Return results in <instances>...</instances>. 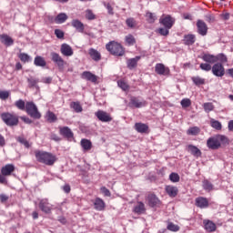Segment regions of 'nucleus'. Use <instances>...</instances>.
<instances>
[{
  "label": "nucleus",
  "mask_w": 233,
  "mask_h": 233,
  "mask_svg": "<svg viewBox=\"0 0 233 233\" xmlns=\"http://www.w3.org/2000/svg\"><path fill=\"white\" fill-rule=\"evenodd\" d=\"M20 119L26 125H32V119L28 118V116H21Z\"/></svg>",
  "instance_id": "69168bd1"
},
{
  "label": "nucleus",
  "mask_w": 233,
  "mask_h": 233,
  "mask_svg": "<svg viewBox=\"0 0 233 233\" xmlns=\"http://www.w3.org/2000/svg\"><path fill=\"white\" fill-rule=\"evenodd\" d=\"M135 130L139 132V134H145L148 131V126L147 124H143L141 122L135 124Z\"/></svg>",
  "instance_id": "bb28decb"
},
{
  "label": "nucleus",
  "mask_w": 233,
  "mask_h": 233,
  "mask_svg": "<svg viewBox=\"0 0 233 233\" xmlns=\"http://www.w3.org/2000/svg\"><path fill=\"white\" fill-rule=\"evenodd\" d=\"M199 66L204 72H210L212 70V66L208 63H201Z\"/></svg>",
  "instance_id": "603ef678"
},
{
  "label": "nucleus",
  "mask_w": 233,
  "mask_h": 233,
  "mask_svg": "<svg viewBox=\"0 0 233 233\" xmlns=\"http://www.w3.org/2000/svg\"><path fill=\"white\" fill-rule=\"evenodd\" d=\"M60 52L65 57H72V56H74V49H72V46L68 44H62Z\"/></svg>",
  "instance_id": "1a4fd4ad"
},
{
  "label": "nucleus",
  "mask_w": 233,
  "mask_h": 233,
  "mask_svg": "<svg viewBox=\"0 0 233 233\" xmlns=\"http://www.w3.org/2000/svg\"><path fill=\"white\" fill-rule=\"evenodd\" d=\"M203 108H204L205 112H207L208 114V112H212V110H214V104H212L210 102L204 103Z\"/></svg>",
  "instance_id": "de8ad7c7"
},
{
  "label": "nucleus",
  "mask_w": 233,
  "mask_h": 233,
  "mask_svg": "<svg viewBox=\"0 0 233 233\" xmlns=\"http://www.w3.org/2000/svg\"><path fill=\"white\" fill-rule=\"evenodd\" d=\"M27 83H28L29 86L34 87V86H37L39 80H37L34 77H30V78H27Z\"/></svg>",
  "instance_id": "6e6d98bb"
},
{
  "label": "nucleus",
  "mask_w": 233,
  "mask_h": 233,
  "mask_svg": "<svg viewBox=\"0 0 233 233\" xmlns=\"http://www.w3.org/2000/svg\"><path fill=\"white\" fill-rule=\"evenodd\" d=\"M210 126L212 127V128H215L216 130H221L222 128L221 122L214 120V118L210 120Z\"/></svg>",
  "instance_id": "79ce46f5"
},
{
  "label": "nucleus",
  "mask_w": 233,
  "mask_h": 233,
  "mask_svg": "<svg viewBox=\"0 0 233 233\" xmlns=\"http://www.w3.org/2000/svg\"><path fill=\"white\" fill-rule=\"evenodd\" d=\"M0 41L5 46H12L14 45V39L8 35H0Z\"/></svg>",
  "instance_id": "6ab92c4d"
},
{
  "label": "nucleus",
  "mask_w": 233,
  "mask_h": 233,
  "mask_svg": "<svg viewBox=\"0 0 233 233\" xmlns=\"http://www.w3.org/2000/svg\"><path fill=\"white\" fill-rule=\"evenodd\" d=\"M66 19H68V15L65 13H60L55 18V22L56 23V25H63V23H65Z\"/></svg>",
  "instance_id": "7c9ffc66"
},
{
  "label": "nucleus",
  "mask_w": 233,
  "mask_h": 233,
  "mask_svg": "<svg viewBox=\"0 0 233 233\" xmlns=\"http://www.w3.org/2000/svg\"><path fill=\"white\" fill-rule=\"evenodd\" d=\"M197 28L200 35H206L208 32V26H207V24L203 20H198Z\"/></svg>",
  "instance_id": "f8f14e48"
},
{
  "label": "nucleus",
  "mask_w": 233,
  "mask_h": 233,
  "mask_svg": "<svg viewBox=\"0 0 233 233\" xmlns=\"http://www.w3.org/2000/svg\"><path fill=\"white\" fill-rule=\"evenodd\" d=\"M0 201H1V203H6V201H8V196H6L5 194H1L0 195Z\"/></svg>",
  "instance_id": "338daca9"
},
{
  "label": "nucleus",
  "mask_w": 233,
  "mask_h": 233,
  "mask_svg": "<svg viewBox=\"0 0 233 233\" xmlns=\"http://www.w3.org/2000/svg\"><path fill=\"white\" fill-rule=\"evenodd\" d=\"M217 139L219 145H228V138L224 135H218Z\"/></svg>",
  "instance_id": "a19ab883"
},
{
  "label": "nucleus",
  "mask_w": 233,
  "mask_h": 233,
  "mask_svg": "<svg viewBox=\"0 0 233 233\" xmlns=\"http://www.w3.org/2000/svg\"><path fill=\"white\" fill-rule=\"evenodd\" d=\"M18 57L20 59V61H22V63H30V61H32V56H30L26 53H20L18 55Z\"/></svg>",
  "instance_id": "e433bc0d"
},
{
  "label": "nucleus",
  "mask_w": 233,
  "mask_h": 233,
  "mask_svg": "<svg viewBox=\"0 0 233 233\" xmlns=\"http://www.w3.org/2000/svg\"><path fill=\"white\" fill-rule=\"evenodd\" d=\"M201 59H203L205 63H208L209 65H214V63H217L216 56L210 54H204Z\"/></svg>",
  "instance_id": "cd10ccee"
},
{
  "label": "nucleus",
  "mask_w": 233,
  "mask_h": 233,
  "mask_svg": "<svg viewBox=\"0 0 233 233\" xmlns=\"http://www.w3.org/2000/svg\"><path fill=\"white\" fill-rule=\"evenodd\" d=\"M215 57L217 58V62L220 61V63H227L228 61L227 56L224 54H218V56H215Z\"/></svg>",
  "instance_id": "bf43d9fd"
},
{
  "label": "nucleus",
  "mask_w": 233,
  "mask_h": 233,
  "mask_svg": "<svg viewBox=\"0 0 233 233\" xmlns=\"http://www.w3.org/2000/svg\"><path fill=\"white\" fill-rule=\"evenodd\" d=\"M184 43L185 45H187V46L194 45L196 43V35H185Z\"/></svg>",
  "instance_id": "72a5a7b5"
},
{
  "label": "nucleus",
  "mask_w": 233,
  "mask_h": 233,
  "mask_svg": "<svg viewBox=\"0 0 233 233\" xmlns=\"http://www.w3.org/2000/svg\"><path fill=\"white\" fill-rule=\"evenodd\" d=\"M15 106H16V108H18V110H25V108H26V104L25 103V100H23V99H19V100L15 101Z\"/></svg>",
  "instance_id": "ea45409f"
},
{
  "label": "nucleus",
  "mask_w": 233,
  "mask_h": 233,
  "mask_svg": "<svg viewBox=\"0 0 233 233\" xmlns=\"http://www.w3.org/2000/svg\"><path fill=\"white\" fill-rule=\"evenodd\" d=\"M17 142L21 143V145H24V147H25V148H30V143L25 137H19L17 138Z\"/></svg>",
  "instance_id": "3c124183"
},
{
  "label": "nucleus",
  "mask_w": 233,
  "mask_h": 233,
  "mask_svg": "<svg viewBox=\"0 0 233 233\" xmlns=\"http://www.w3.org/2000/svg\"><path fill=\"white\" fill-rule=\"evenodd\" d=\"M160 23L161 25H163V26H165V28H167V30H170V28L174 26V18H172V16L167 15L164 18H161Z\"/></svg>",
  "instance_id": "ddd939ff"
},
{
  "label": "nucleus",
  "mask_w": 233,
  "mask_h": 233,
  "mask_svg": "<svg viewBox=\"0 0 233 233\" xmlns=\"http://www.w3.org/2000/svg\"><path fill=\"white\" fill-rule=\"evenodd\" d=\"M25 112L30 117H33V119H41V113L34 102L25 103Z\"/></svg>",
  "instance_id": "20e7f679"
},
{
  "label": "nucleus",
  "mask_w": 233,
  "mask_h": 233,
  "mask_svg": "<svg viewBox=\"0 0 233 233\" xmlns=\"http://www.w3.org/2000/svg\"><path fill=\"white\" fill-rule=\"evenodd\" d=\"M35 156L36 160L39 163H43L44 165H47L48 167L54 166L56 161H57V157L52 153H48L46 151H35Z\"/></svg>",
  "instance_id": "f257e3e1"
},
{
  "label": "nucleus",
  "mask_w": 233,
  "mask_h": 233,
  "mask_svg": "<svg viewBox=\"0 0 233 233\" xmlns=\"http://www.w3.org/2000/svg\"><path fill=\"white\" fill-rule=\"evenodd\" d=\"M180 105L182 108H188L192 105V101H190V98H184L181 100Z\"/></svg>",
  "instance_id": "8fccbe9b"
},
{
  "label": "nucleus",
  "mask_w": 233,
  "mask_h": 233,
  "mask_svg": "<svg viewBox=\"0 0 233 233\" xmlns=\"http://www.w3.org/2000/svg\"><path fill=\"white\" fill-rule=\"evenodd\" d=\"M34 65H35V66L45 67V66H46V61L45 60V58L43 56H38L35 57Z\"/></svg>",
  "instance_id": "2f4dec72"
},
{
  "label": "nucleus",
  "mask_w": 233,
  "mask_h": 233,
  "mask_svg": "<svg viewBox=\"0 0 233 233\" xmlns=\"http://www.w3.org/2000/svg\"><path fill=\"white\" fill-rule=\"evenodd\" d=\"M82 79L91 81V83H97V76L92 74L90 71H84L82 73Z\"/></svg>",
  "instance_id": "2eb2a0df"
},
{
  "label": "nucleus",
  "mask_w": 233,
  "mask_h": 233,
  "mask_svg": "<svg viewBox=\"0 0 233 233\" xmlns=\"http://www.w3.org/2000/svg\"><path fill=\"white\" fill-rule=\"evenodd\" d=\"M204 227L208 232H216V224L210 220H204Z\"/></svg>",
  "instance_id": "c85d7f7f"
},
{
  "label": "nucleus",
  "mask_w": 233,
  "mask_h": 233,
  "mask_svg": "<svg viewBox=\"0 0 233 233\" xmlns=\"http://www.w3.org/2000/svg\"><path fill=\"white\" fill-rule=\"evenodd\" d=\"M140 59H141V56H139L134 58L127 59V68H129V70H134V68L137 66V63L139 62Z\"/></svg>",
  "instance_id": "aec40b11"
},
{
  "label": "nucleus",
  "mask_w": 233,
  "mask_h": 233,
  "mask_svg": "<svg viewBox=\"0 0 233 233\" xmlns=\"http://www.w3.org/2000/svg\"><path fill=\"white\" fill-rule=\"evenodd\" d=\"M187 152H189V154H192V156H194L195 157H201V150L194 145L187 146Z\"/></svg>",
  "instance_id": "412c9836"
},
{
  "label": "nucleus",
  "mask_w": 233,
  "mask_h": 233,
  "mask_svg": "<svg viewBox=\"0 0 233 233\" xmlns=\"http://www.w3.org/2000/svg\"><path fill=\"white\" fill-rule=\"evenodd\" d=\"M196 205L198 208H208V199L199 197L196 198Z\"/></svg>",
  "instance_id": "a211bd4d"
},
{
  "label": "nucleus",
  "mask_w": 233,
  "mask_h": 233,
  "mask_svg": "<svg viewBox=\"0 0 233 233\" xmlns=\"http://www.w3.org/2000/svg\"><path fill=\"white\" fill-rule=\"evenodd\" d=\"M147 201H148L149 207H152V208L159 207V205H161V201L156 195H149L147 197Z\"/></svg>",
  "instance_id": "f3484780"
},
{
  "label": "nucleus",
  "mask_w": 233,
  "mask_h": 233,
  "mask_svg": "<svg viewBox=\"0 0 233 233\" xmlns=\"http://www.w3.org/2000/svg\"><path fill=\"white\" fill-rule=\"evenodd\" d=\"M51 61L57 66L59 72H63L65 70V66H66V61L63 59V56L58 53L52 52L51 53Z\"/></svg>",
  "instance_id": "39448f33"
},
{
  "label": "nucleus",
  "mask_w": 233,
  "mask_h": 233,
  "mask_svg": "<svg viewBox=\"0 0 233 233\" xmlns=\"http://www.w3.org/2000/svg\"><path fill=\"white\" fill-rule=\"evenodd\" d=\"M62 188H63L64 192H66V194H69V192H70V185L66 184L65 186H63Z\"/></svg>",
  "instance_id": "774afa93"
},
{
  "label": "nucleus",
  "mask_w": 233,
  "mask_h": 233,
  "mask_svg": "<svg viewBox=\"0 0 233 233\" xmlns=\"http://www.w3.org/2000/svg\"><path fill=\"white\" fill-rule=\"evenodd\" d=\"M129 106H134L135 108H143V106H147V101L139 100V98L132 96L129 100Z\"/></svg>",
  "instance_id": "9d476101"
},
{
  "label": "nucleus",
  "mask_w": 233,
  "mask_h": 233,
  "mask_svg": "<svg viewBox=\"0 0 233 233\" xmlns=\"http://www.w3.org/2000/svg\"><path fill=\"white\" fill-rule=\"evenodd\" d=\"M169 29L167 27H161L158 29V34H160V35H168L169 34Z\"/></svg>",
  "instance_id": "e2e57ef3"
},
{
  "label": "nucleus",
  "mask_w": 233,
  "mask_h": 233,
  "mask_svg": "<svg viewBox=\"0 0 233 233\" xmlns=\"http://www.w3.org/2000/svg\"><path fill=\"white\" fill-rule=\"evenodd\" d=\"M60 134L61 136H64V137H67V139H72L74 137V133L72 132V129L68 127H64L60 128Z\"/></svg>",
  "instance_id": "b1692460"
},
{
  "label": "nucleus",
  "mask_w": 233,
  "mask_h": 233,
  "mask_svg": "<svg viewBox=\"0 0 233 233\" xmlns=\"http://www.w3.org/2000/svg\"><path fill=\"white\" fill-rule=\"evenodd\" d=\"M155 71L159 76H167V74H168V68L165 67V65L163 64H157L155 66Z\"/></svg>",
  "instance_id": "393cba45"
},
{
  "label": "nucleus",
  "mask_w": 233,
  "mask_h": 233,
  "mask_svg": "<svg viewBox=\"0 0 233 233\" xmlns=\"http://www.w3.org/2000/svg\"><path fill=\"white\" fill-rule=\"evenodd\" d=\"M207 147L211 150H218L220 147L218 137H209L207 141Z\"/></svg>",
  "instance_id": "9b49d317"
},
{
  "label": "nucleus",
  "mask_w": 233,
  "mask_h": 233,
  "mask_svg": "<svg viewBox=\"0 0 233 233\" xmlns=\"http://www.w3.org/2000/svg\"><path fill=\"white\" fill-rule=\"evenodd\" d=\"M126 23L129 28H136V26L137 25V22H136V19L134 18H127L126 20Z\"/></svg>",
  "instance_id": "09e8293b"
},
{
  "label": "nucleus",
  "mask_w": 233,
  "mask_h": 233,
  "mask_svg": "<svg viewBox=\"0 0 233 233\" xmlns=\"http://www.w3.org/2000/svg\"><path fill=\"white\" fill-rule=\"evenodd\" d=\"M46 119L48 121V123H56V121H57V116H56L54 112L47 111L46 114Z\"/></svg>",
  "instance_id": "f704fd0d"
},
{
  "label": "nucleus",
  "mask_w": 233,
  "mask_h": 233,
  "mask_svg": "<svg viewBox=\"0 0 233 233\" xmlns=\"http://www.w3.org/2000/svg\"><path fill=\"white\" fill-rule=\"evenodd\" d=\"M71 108L76 112V114H80V112H83V106L79 102H71L70 104Z\"/></svg>",
  "instance_id": "c9c22d12"
},
{
  "label": "nucleus",
  "mask_w": 233,
  "mask_h": 233,
  "mask_svg": "<svg viewBox=\"0 0 233 233\" xmlns=\"http://www.w3.org/2000/svg\"><path fill=\"white\" fill-rule=\"evenodd\" d=\"M80 145H81L84 152L92 150V141H90L86 138H82L80 141Z\"/></svg>",
  "instance_id": "a878e982"
},
{
  "label": "nucleus",
  "mask_w": 233,
  "mask_h": 233,
  "mask_svg": "<svg viewBox=\"0 0 233 233\" xmlns=\"http://www.w3.org/2000/svg\"><path fill=\"white\" fill-rule=\"evenodd\" d=\"M102 5L107 10V14L109 15H114V7H112V4L106 3V2H102Z\"/></svg>",
  "instance_id": "37998d69"
},
{
  "label": "nucleus",
  "mask_w": 233,
  "mask_h": 233,
  "mask_svg": "<svg viewBox=\"0 0 233 233\" xmlns=\"http://www.w3.org/2000/svg\"><path fill=\"white\" fill-rule=\"evenodd\" d=\"M95 116L97 117L98 121H101L102 123H110V121H112V116L110 114L103 110L96 111Z\"/></svg>",
  "instance_id": "423d86ee"
},
{
  "label": "nucleus",
  "mask_w": 233,
  "mask_h": 233,
  "mask_svg": "<svg viewBox=\"0 0 233 233\" xmlns=\"http://www.w3.org/2000/svg\"><path fill=\"white\" fill-rule=\"evenodd\" d=\"M55 35L57 37V39H63L65 37V32H63L61 29H56Z\"/></svg>",
  "instance_id": "052dcab7"
},
{
  "label": "nucleus",
  "mask_w": 233,
  "mask_h": 233,
  "mask_svg": "<svg viewBox=\"0 0 233 233\" xmlns=\"http://www.w3.org/2000/svg\"><path fill=\"white\" fill-rule=\"evenodd\" d=\"M169 179L170 181H172V183H177L179 182V175H177V173H171L169 175Z\"/></svg>",
  "instance_id": "4d7b16f0"
},
{
  "label": "nucleus",
  "mask_w": 233,
  "mask_h": 233,
  "mask_svg": "<svg viewBox=\"0 0 233 233\" xmlns=\"http://www.w3.org/2000/svg\"><path fill=\"white\" fill-rule=\"evenodd\" d=\"M88 55L90 56L91 59H93V61H101V53H99V51H97L95 48H90L88 50Z\"/></svg>",
  "instance_id": "4be33fe9"
},
{
  "label": "nucleus",
  "mask_w": 233,
  "mask_h": 233,
  "mask_svg": "<svg viewBox=\"0 0 233 233\" xmlns=\"http://www.w3.org/2000/svg\"><path fill=\"white\" fill-rule=\"evenodd\" d=\"M15 170V167L13 164H7L5 167H2L1 173L3 176H10L12 172Z\"/></svg>",
  "instance_id": "5701e85b"
},
{
  "label": "nucleus",
  "mask_w": 233,
  "mask_h": 233,
  "mask_svg": "<svg viewBox=\"0 0 233 233\" xmlns=\"http://www.w3.org/2000/svg\"><path fill=\"white\" fill-rule=\"evenodd\" d=\"M86 17L89 20L92 21L94 19H96V15H94V13L92 12V10L87 9L86 11Z\"/></svg>",
  "instance_id": "13d9d810"
},
{
  "label": "nucleus",
  "mask_w": 233,
  "mask_h": 233,
  "mask_svg": "<svg viewBox=\"0 0 233 233\" xmlns=\"http://www.w3.org/2000/svg\"><path fill=\"white\" fill-rule=\"evenodd\" d=\"M101 192L102 194H104V196H106V198H110L111 194H110V190H108V188L103 187H101Z\"/></svg>",
  "instance_id": "0e129e2a"
},
{
  "label": "nucleus",
  "mask_w": 233,
  "mask_h": 233,
  "mask_svg": "<svg viewBox=\"0 0 233 233\" xmlns=\"http://www.w3.org/2000/svg\"><path fill=\"white\" fill-rule=\"evenodd\" d=\"M39 208L42 212H45V214H50V212H52V204H50L46 198H43L39 202Z\"/></svg>",
  "instance_id": "6e6552de"
},
{
  "label": "nucleus",
  "mask_w": 233,
  "mask_h": 233,
  "mask_svg": "<svg viewBox=\"0 0 233 233\" xmlns=\"http://www.w3.org/2000/svg\"><path fill=\"white\" fill-rule=\"evenodd\" d=\"M146 17L147 18L148 23H154V21H156V15L152 13H147Z\"/></svg>",
  "instance_id": "680f3d73"
},
{
  "label": "nucleus",
  "mask_w": 233,
  "mask_h": 233,
  "mask_svg": "<svg viewBox=\"0 0 233 233\" xmlns=\"http://www.w3.org/2000/svg\"><path fill=\"white\" fill-rule=\"evenodd\" d=\"M202 187H203L204 190H206L207 192H210V191L214 190V185H212V183H210V181H208V180H204L202 182Z\"/></svg>",
  "instance_id": "4c0bfd02"
},
{
  "label": "nucleus",
  "mask_w": 233,
  "mask_h": 233,
  "mask_svg": "<svg viewBox=\"0 0 233 233\" xmlns=\"http://www.w3.org/2000/svg\"><path fill=\"white\" fill-rule=\"evenodd\" d=\"M192 81L195 85H197V86H199L201 85H205V79L201 78L199 76H193L192 77Z\"/></svg>",
  "instance_id": "a18cd8bd"
},
{
  "label": "nucleus",
  "mask_w": 233,
  "mask_h": 233,
  "mask_svg": "<svg viewBox=\"0 0 233 233\" xmlns=\"http://www.w3.org/2000/svg\"><path fill=\"white\" fill-rule=\"evenodd\" d=\"M212 74L217 77H223L225 76V67H223L222 64L217 63L212 67Z\"/></svg>",
  "instance_id": "0eeeda50"
},
{
  "label": "nucleus",
  "mask_w": 233,
  "mask_h": 233,
  "mask_svg": "<svg viewBox=\"0 0 233 233\" xmlns=\"http://www.w3.org/2000/svg\"><path fill=\"white\" fill-rule=\"evenodd\" d=\"M71 25L73 26V28H76V32H79L80 34H83L85 32V25L77 19H74L71 22Z\"/></svg>",
  "instance_id": "dca6fc26"
},
{
  "label": "nucleus",
  "mask_w": 233,
  "mask_h": 233,
  "mask_svg": "<svg viewBox=\"0 0 233 233\" xmlns=\"http://www.w3.org/2000/svg\"><path fill=\"white\" fill-rule=\"evenodd\" d=\"M106 50L110 52L113 56H124L125 55V49H123V46L121 44L116 42H109L106 46Z\"/></svg>",
  "instance_id": "7ed1b4c3"
},
{
  "label": "nucleus",
  "mask_w": 233,
  "mask_h": 233,
  "mask_svg": "<svg viewBox=\"0 0 233 233\" xmlns=\"http://www.w3.org/2000/svg\"><path fill=\"white\" fill-rule=\"evenodd\" d=\"M133 212H135V214H138V216H141V214H145V212H147L145 203H143L142 201H138L137 205L134 207Z\"/></svg>",
  "instance_id": "4468645a"
},
{
  "label": "nucleus",
  "mask_w": 233,
  "mask_h": 233,
  "mask_svg": "<svg viewBox=\"0 0 233 233\" xmlns=\"http://www.w3.org/2000/svg\"><path fill=\"white\" fill-rule=\"evenodd\" d=\"M166 192L170 198H176L177 196V188L174 186H166Z\"/></svg>",
  "instance_id": "c756f323"
},
{
  "label": "nucleus",
  "mask_w": 233,
  "mask_h": 233,
  "mask_svg": "<svg viewBox=\"0 0 233 233\" xmlns=\"http://www.w3.org/2000/svg\"><path fill=\"white\" fill-rule=\"evenodd\" d=\"M126 43H127L129 46H134V45H136V38L132 35H127L126 36Z\"/></svg>",
  "instance_id": "c03bdc74"
},
{
  "label": "nucleus",
  "mask_w": 233,
  "mask_h": 233,
  "mask_svg": "<svg viewBox=\"0 0 233 233\" xmlns=\"http://www.w3.org/2000/svg\"><path fill=\"white\" fill-rule=\"evenodd\" d=\"M0 117L7 127H17L19 125V116L15 113L4 112L0 115Z\"/></svg>",
  "instance_id": "f03ea898"
},
{
  "label": "nucleus",
  "mask_w": 233,
  "mask_h": 233,
  "mask_svg": "<svg viewBox=\"0 0 233 233\" xmlns=\"http://www.w3.org/2000/svg\"><path fill=\"white\" fill-rule=\"evenodd\" d=\"M8 97H10V91L0 90V99L5 101V99H8Z\"/></svg>",
  "instance_id": "5fc2aeb1"
},
{
  "label": "nucleus",
  "mask_w": 233,
  "mask_h": 233,
  "mask_svg": "<svg viewBox=\"0 0 233 233\" xmlns=\"http://www.w3.org/2000/svg\"><path fill=\"white\" fill-rule=\"evenodd\" d=\"M167 230H170V232H178L179 230V226L172 223V222H169L167 224Z\"/></svg>",
  "instance_id": "49530a36"
},
{
  "label": "nucleus",
  "mask_w": 233,
  "mask_h": 233,
  "mask_svg": "<svg viewBox=\"0 0 233 233\" xmlns=\"http://www.w3.org/2000/svg\"><path fill=\"white\" fill-rule=\"evenodd\" d=\"M94 205H95L96 210H98V211L105 210V201H103V199L99 198H96Z\"/></svg>",
  "instance_id": "473e14b6"
},
{
  "label": "nucleus",
  "mask_w": 233,
  "mask_h": 233,
  "mask_svg": "<svg viewBox=\"0 0 233 233\" xmlns=\"http://www.w3.org/2000/svg\"><path fill=\"white\" fill-rule=\"evenodd\" d=\"M199 132H201V129H199L198 127H192L187 130V136H198Z\"/></svg>",
  "instance_id": "58836bf2"
},
{
  "label": "nucleus",
  "mask_w": 233,
  "mask_h": 233,
  "mask_svg": "<svg viewBox=\"0 0 233 233\" xmlns=\"http://www.w3.org/2000/svg\"><path fill=\"white\" fill-rule=\"evenodd\" d=\"M117 85L119 88H121L122 90L124 91L128 90V84H127V82H125L124 80H118Z\"/></svg>",
  "instance_id": "864d4df0"
}]
</instances>
